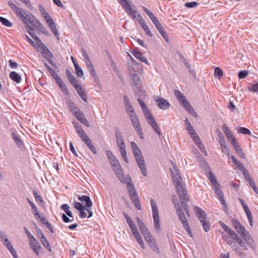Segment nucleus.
<instances>
[{"mask_svg":"<svg viewBox=\"0 0 258 258\" xmlns=\"http://www.w3.org/2000/svg\"><path fill=\"white\" fill-rule=\"evenodd\" d=\"M230 158L233 163L236 165L237 167L239 169H243L244 166L242 164V163L239 161L233 155H231Z\"/></svg>","mask_w":258,"mask_h":258,"instance_id":"43","label":"nucleus"},{"mask_svg":"<svg viewBox=\"0 0 258 258\" xmlns=\"http://www.w3.org/2000/svg\"><path fill=\"white\" fill-rule=\"evenodd\" d=\"M42 56L46 59V60L52 66H54L55 64L52 62L51 58L53 57V55L50 50H46L45 51L42 52Z\"/></svg>","mask_w":258,"mask_h":258,"instance_id":"26","label":"nucleus"},{"mask_svg":"<svg viewBox=\"0 0 258 258\" xmlns=\"http://www.w3.org/2000/svg\"><path fill=\"white\" fill-rule=\"evenodd\" d=\"M226 233V232H221V234L222 238L230 247L234 246L235 243H237V240L235 239H233L230 236H228Z\"/></svg>","mask_w":258,"mask_h":258,"instance_id":"19","label":"nucleus"},{"mask_svg":"<svg viewBox=\"0 0 258 258\" xmlns=\"http://www.w3.org/2000/svg\"><path fill=\"white\" fill-rule=\"evenodd\" d=\"M74 115L81 123H82L87 127L89 126L90 124L88 121L85 117L83 113L81 110H78V111H75Z\"/></svg>","mask_w":258,"mask_h":258,"instance_id":"20","label":"nucleus"},{"mask_svg":"<svg viewBox=\"0 0 258 258\" xmlns=\"http://www.w3.org/2000/svg\"><path fill=\"white\" fill-rule=\"evenodd\" d=\"M124 183L126 185L127 191L132 201L138 210H141V206L139 198L130 176H128L127 179H126V181Z\"/></svg>","mask_w":258,"mask_h":258,"instance_id":"5","label":"nucleus"},{"mask_svg":"<svg viewBox=\"0 0 258 258\" xmlns=\"http://www.w3.org/2000/svg\"><path fill=\"white\" fill-rule=\"evenodd\" d=\"M248 90L253 92H258V82L248 86Z\"/></svg>","mask_w":258,"mask_h":258,"instance_id":"60","label":"nucleus"},{"mask_svg":"<svg viewBox=\"0 0 258 258\" xmlns=\"http://www.w3.org/2000/svg\"><path fill=\"white\" fill-rule=\"evenodd\" d=\"M74 67L77 76L79 77H82L83 76V72L79 64L77 62H74Z\"/></svg>","mask_w":258,"mask_h":258,"instance_id":"44","label":"nucleus"},{"mask_svg":"<svg viewBox=\"0 0 258 258\" xmlns=\"http://www.w3.org/2000/svg\"><path fill=\"white\" fill-rule=\"evenodd\" d=\"M209 179L211 183H212L213 186H215V185H218L219 184H218L217 180L216 179L215 176L212 174V173L209 172Z\"/></svg>","mask_w":258,"mask_h":258,"instance_id":"51","label":"nucleus"},{"mask_svg":"<svg viewBox=\"0 0 258 258\" xmlns=\"http://www.w3.org/2000/svg\"><path fill=\"white\" fill-rule=\"evenodd\" d=\"M66 101L69 108L74 114L75 113V111H78V110H79L75 104L71 99H68Z\"/></svg>","mask_w":258,"mask_h":258,"instance_id":"32","label":"nucleus"},{"mask_svg":"<svg viewBox=\"0 0 258 258\" xmlns=\"http://www.w3.org/2000/svg\"><path fill=\"white\" fill-rule=\"evenodd\" d=\"M186 130L189 134H190L191 137L195 136V135L197 134L195 131L193 126L191 125L186 127Z\"/></svg>","mask_w":258,"mask_h":258,"instance_id":"64","label":"nucleus"},{"mask_svg":"<svg viewBox=\"0 0 258 258\" xmlns=\"http://www.w3.org/2000/svg\"><path fill=\"white\" fill-rule=\"evenodd\" d=\"M181 61L183 63V64L185 66V67L188 69L189 72L191 75H195V73L194 72V71L191 68L190 65L188 62L186 58H185L184 57H181Z\"/></svg>","mask_w":258,"mask_h":258,"instance_id":"41","label":"nucleus"},{"mask_svg":"<svg viewBox=\"0 0 258 258\" xmlns=\"http://www.w3.org/2000/svg\"><path fill=\"white\" fill-rule=\"evenodd\" d=\"M219 224L222 227L225 232L227 234L233 239H235L237 240V243L239 244V246L243 248L245 250H247L248 248L245 245V243L243 241L241 238L231 229H230L228 226L226 225L222 221L219 222Z\"/></svg>","mask_w":258,"mask_h":258,"instance_id":"7","label":"nucleus"},{"mask_svg":"<svg viewBox=\"0 0 258 258\" xmlns=\"http://www.w3.org/2000/svg\"><path fill=\"white\" fill-rule=\"evenodd\" d=\"M232 223L235 230L240 234L241 239L244 241L245 244H247L251 249L255 250L256 246L254 243V240L245 228L235 219L232 220Z\"/></svg>","mask_w":258,"mask_h":258,"instance_id":"2","label":"nucleus"},{"mask_svg":"<svg viewBox=\"0 0 258 258\" xmlns=\"http://www.w3.org/2000/svg\"><path fill=\"white\" fill-rule=\"evenodd\" d=\"M128 115L130 117V119L133 125L136 123V122L139 121V120L135 112L133 113V114H130Z\"/></svg>","mask_w":258,"mask_h":258,"instance_id":"54","label":"nucleus"},{"mask_svg":"<svg viewBox=\"0 0 258 258\" xmlns=\"http://www.w3.org/2000/svg\"><path fill=\"white\" fill-rule=\"evenodd\" d=\"M30 245L35 254L39 255V252L38 250L41 248V246L35 237L30 240Z\"/></svg>","mask_w":258,"mask_h":258,"instance_id":"16","label":"nucleus"},{"mask_svg":"<svg viewBox=\"0 0 258 258\" xmlns=\"http://www.w3.org/2000/svg\"><path fill=\"white\" fill-rule=\"evenodd\" d=\"M78 200L82 202H84L86 204V211L88 213V218H91L93 215V213L91 210L90 209V208L92 206V202L89 196L86 195H83L82 196H79L78 197Z\"/></svg>","mask_w":258,"mask_h":258,"instance_id":"11","label":"nucleus"},{"mask_svg":"<svg viewBox=\"0 0 258 258\" xmlns=\"http://www.w3.org/2000/svg\"><path fill=\"white\" fill-rule=\"evenodd\" d=\"M226 136L228 140L231 143L232 145H233L234 144H235L236 142H237L236 141V139L234 136H233L232 133H231L230 134L227 135Z\"/></svg>","mask_w":258,"mask_h":258,"instance_id":"56","label":"nucleus"},{"mask_svg":"<svg viewBox=\"0 0 258 258\" xmlns=\"http://www.w3.org/2000/svg\"><path fill=\"white\" fill-rule=\"evenodd\" d=\"M75 89H76L78 94H79L80 97L81 98V99L84 102H87V96H86V94L84 92V91L82 88L81 84H79V85H78V86L75 87Z\"/></svg>","mask_w":258,"mask_h":258,"instance_id":"30","label":"nucleus"},{"mask_svg":"<svg viewBox=\"0 0 258 258\" xmlns=\"http://www.w3.org/2000/svg\"><path fill=\"white\" fill-rule=\"evenodd\" d=\"M176 213L178 215V218L182 223L183 227L184 228L185 230L186 231L188 235L190 237H192V232L190 230L189 224L187 222V220L185 216V215L183 213V210H177V212H176Z\"/></svg>","mask_w":258,"mask_h":258,"instance_id":"10","label":"nucleus"},{"mask_svg":"<svg viewBox=\"0 0 258 258\" xmlns=\"http://www.w3.org/2000/svg\"><path fill=\"white\" fill-rule=\"evenodd\" d=\"M35 39H36V43L41 49H42L44 51L46 50H48V48L39 38H35Z\"/></svg>","mask_w":258,"mask_h":258,"instance_id":"52","label":"nucleus"},{"mask_svg":"<svg viewBox=\"0 0 258 258\" xmlns=\"http://www.w3.org/2000/svg\"><path fill=\"white\" fill-rule=\"evenodd\" d=\"M187 111L192 114L195 117H197V114L190 103L187 101V99L181 103Z\"/></svg>","mask_w":258,"mask_h":258,"instance_id":"22","label":"nucleus"},{"mask_svg":"<svg viewBox=\"0 0 258 258\" xmlns=\"http://www.w3.org/2000/svg\"><path fill=\"white\" fill-rule=\"evenodd\" d=\"M10 78L13 81L19 83L21 81V77L15 71L12 72L10 74Z\"/></svg>","mask_w":258,"mask_h":258,"instance_id":"35","label":"nucleus"},{"mask_svg":"<svg viewBox=\"0 0 258 258\" xmlns=\"http://www.w3.org/2000/svg\"><path fill=\"white\" fill-rule=\"evenodd\" d=\"M119 152L123 158V159L124 160V161L126 163L128 162V158L126 155V151L125 149V146L123 147H120V148H119Z\"/></svg>","mask_w":258,"mask_h":258,"instance_id":"42","label":"nucleus"},{"mask_svg":"<svg viewBox=\"0 0 258 258\" xmlns=\"http://www.w3.org/2000/svg\"><path fill=\"white\" fill-rule=\"evenodd\" d=\"M115 137L116 140V143L118 148L120 147H125L124 140L122 134L119 131L115 132Z\"/></svg>","mask_w":258,"mask_h":258,"instance_id":"23","label":"nucleus"},{"mask_svg":"<svg viewBox=\"0 0 258 258\" xmlns=\"http://www.w3.org/2000/svg\"><path fill=\"white\" fill-rule=\"evenodd\" d=\"M125 11L126 13L133 19H136L138 14H139L138 12L136 10L133 9L131 6L128 7Z\"/></svg>","mask_w":258,"mask_h":258,"instance_id":"37","label":"nucleus"},{"mask_svg":"<svg viewBox=\"0 0 258 258\" xmlns=\"http://www.w3.org/2000/svg\"><path fill=\"white\" fill-rule=\"evenodd\" d=\"M143 9L151 20L156 18L155 16L145 7L143 6Z\"/></svg>","mask_w":258,"mask_h":258,"instance_id":"61","label":"nucleus"},{"mask_svg":"<svg viewBox=\"0 0 258 258\" xmlns=\"http://www.w3.org/2000/svg\"><path fill=\"white\" fill-rule=\"evenodd\" d=\"M133 54L135 57H136L139 60H141V61L145 63L146 64H149V63L146 57L144 56L143 54L140 51H134Z\"/></svg>","mask_w":258,"mask_h":258,"instance_id":"28","label":"nucleus"},{"mask_svg":"<svg viewBox=\"0 0 258 258\" xmlns=\"http://www.w3.org/2000/svg\"><path fill=\"white\" fill-rule=\"evenodd\" d=\"M113 170L114 171L117 177L118 178V179L121 182L125 183V182L126 181V179H127V177L128 176L130 175H127L126 176H124L121 166H120L119 167H117Z\"/></svg>","mask_w":258,"mask_h":258,"instance_id":"15","label":"nucleus"},{"mask_svg":"<svg viewBox=\"0 0 258 258\" xmlns=\"http://www.w3.org/2000/svg\"><path fill=\"white\" fill-rule=\"evenodd\" d=\"M109 163H110L113 169H114L117 167H119V166H120L119 162L118 161V160L117 159H116V158L112 160H111L109 162Z\"/></svg>","mask_w":258,"mask_h":258,"instance_id":"57","label":"nucleus"},{"mask_svg":"<svg viewBox=\"0 0 258 258\" xmlns=\"http://www.w3.org/2000/svg\"><path fill=\"white\" fill-rule=\"evenodd\" d=\"M49 73L50 74L51 76L54 79L56 83L58 85L59 87L63 90V91L64 92L65 90L67 91L68 90L66 85L63 84L62 81L58 76L57 73L54 71V70L52 69L51 70L49 71Z\"/></svg>","mask_w":258,"mask_h":258,"instance_id":"13","label":"nucleus"},{"mask_svg":"<svg viewBox=\"0 0 258 258\" xmlns=\"http://www.w3.org/2000/svg\"><path fill=\"white\" fill-rule=\"evenodd\" d=\"M136 19L137 21L140 24L141 27L146 24L145 20L143 18L142 16L139 13L138 14Z\"/></svg>","mask_w":258,"mask_h":258,"instance_id":"58","label":"nucleus"},{"mask_svg":"<svg viewBox=\"0 0 258 258\" xmlns=\"http://www.w3.org/2000/svg\"><path fill=\"white\" fill-rule=\"evenodd\" d=\"M87 68L90 74V76H91V77H92L94 79L95 82H98L99 79L93 65L88 66L87 67Z\"/></svg>","mask_w":258,"mask_h":258,"instance_id":"33","label":"nucleus"},{"mask_svg":"<svg viewBox=\"0 0 258 258\" xmlns=\"http://www.w3.org/2000/svg\"><path fill=\"white\" fill-rule=\"evenodd\" d=\"M12 138L18 146L21 147L23 145V142L19 138V137L17 134L13 132Z\"/></svg>","mask_w":258,"mask_h":258,"instance_id":"40","label":"nucleus"},{"mask_svg":"<svg viewBox=\"0 0 258 258\" xmlns=\"http://www.w3.org/2000/svg\"><path fill=\"white\" fill-rule=\"evenodd\" d=\"M174 94L176 97L178 101L180 103H182L184 100H186L184 95L181 93L180 91L175 90L174 91Z\"/></svg>","mask_w":258,"mask_h":258,"instance_id":"36","label":"nucleus"},{"mask_svg":"<svg viewBox=\"0 0 258 258\" xmlns=\"http://www.w3.org/2000/svg\"><path fill=\"white\" fill-rule=\"evenodd\" d=\"M150 202L152 206V215L155 229L157 232H159L161 229V226L157 206L153 199H151Z\"/></svg>","mask_w":258,"mask_h":258,"instance_id":"8","label":"nucleus"},{"mask_svg":"<svg viewBox=\"0 0 258 258\" xmlns=\"http://www.w3.org/2000/svg\"><path fill=\"white\" fill-rule=\"evenodd\" d=\"M221 147V149L222 152L225 153L227 156H229V149L225 142H222L219 143Z\"/></svg>","mask_w":258,"mask_h":258,"instance_id":"48","label":"nucleus"},{"mask_svg":"<svg viewBox=\"0 0 258 258\" xmlns=\"http://www.w3.org/2000/svg\"><path fill=\"white\" fill-rule=\"evenodd\" d=\"M136 220L140 230L144 237L148 235V234H150V233L143 222L138 217H137Z\"/></svg>","mask_w":258,"mask_h":258,"instance_id":"18","label":"nucleus"},{"mask_svg":"<svg viewBox=\"0 0 258 258\" xmlns=\"http://www.w3.org/2000/svg\"><path fill=\"white\" fill-rule=\"evenodd\" d=\"M237 132L239 134H242L244 135H250L251 132L249 130L244 127H240L237 128Z\"/></svg>","mask_w":258,"mask_h":258,"instance_id":"46","label":"nucleus"},{"mask_svg":"<svg viewBox=\"0 0 258 258\" xmlns=\"http://www.w3.org/2000/svg\"><path fill=\"white\" fill-rule=\"evenodd\" d=\"M37 28L41 33L45 35L46 36H49V33L47 29L42 25V24L38 21H36L35 24H31Z\"/></svg>","mask_w":258,"mask_h":258,"instance_id":"25","label":"nucleus"},{"mask_svg":"<svg viewBox=\"0 0 258 258\" xmlns=\"http://www.w3.org/2000/svg\"><path fill=\"white\" fill-rule=\"evenodd\" d=\"M118 1L124 10L131 6L130 0H118Z\"/></svg>","mask_w":258,"mask_h":258,"instance_id":"45","label":"nucleus"},{"mask_svg":"<svg viewBox=\"0 0 258 258\" xmlns=\"http://www.w3.org/2000/svg\"><path fill=\"white\" fill-rule=\"evenodd\" d=\"M209 179L211 183H212L213 186H215V185H218L219 184H218L217 180L216 179L215 176L212 174V173L209 172Z\"/></svg>","mask_w":258,"mask_h":258,"instance_id":"50","label":"nucleus"},{"mask_svg":"<svg viewBox=\"0 0 258 258\" xmlns=\"http://www.w3.org/2000/svg\"><path fill=\"white\" fill-rule=\"evenodd\" d=\"M74 206L76 209L78 210L79 211L82 210H86V207L83 206V205L81 203L78 202H75L74 203Z\"/></svg>","mask_w":258,"mask_h":258,"instance_id":"53","label":"nucleus"},{"mask_svg":"<svg viewBox=\"0 0 258 258\" xmlns=\"http://www.w3.org/2000/svg\"><path fill=\"white\" fill-rule=\"evenodd\" d=\"M248 75V72L246 70L241 71L238 73V78L239 79H243L246 78Z\"/></svg>","mask_w":258,"mask_h":258,"instance_id":"62","label":"nucleus"},{"mask_svg":"<svg viewBox=\"0 0 258 258\" xmlns=\"http://www.w3.org/2000/svg\"><path fill=\"white\" fill-rule=\"evenodd\" d=\"M174 172L171 170L172 175L173 182L176 189L177 193L179 196V198L181 202L182 207L183 208L186 214L188 217L190 216L189 210L187 208V201H189V198L185 189L184 188L182 184V178L178 173L177 167H174Z\"/></svg>","mask_w":258,"mask_h":258,"instance_id":"1","label":"nucleus"},{"mask_svg":"<svg viewBox=\"0 0 258 258\" xmlns=\"http://www.w3.org/2000/svg\"><path fill=\"white\" fill-rule=\"evenodd\" d=\"M131 146L138 166L142 174L146 176L147 174L146 165L142 152L135 142H131Z\"/></svg>","mask_w":258,"mask_h":258,"instance_id":"3","label":"nucleus"},{"mask_svg":"<svg viewBox=\"0 0 258 258\" xmlns=\"http://www.w3.org/2000/svg\"><path fill=\"white\" fill-rule=\"evenodd\" d=\"M133 125L134 126L135 130L136 131V132H137L138 134L139 135L140 138L141 139H143V134L142 131V128H141L140 121L136 122V123L134 124Z\"/></svg>","mask_w":258,"mask_h":258,"instance_id":"39","label":"nucleus"},{"mask_svg":"<svg viewBox=\"0 0 258 258\" xmlns=\"http://www.w3.org/2000/svg\"><path fill=\"white\" fill-rule=\"evenodd\" d=\"M0 22L5 26L11 27L12 26L13 24L10 22L7 19L0 16Z\"/></svg>","mask_w":258,"mask_h":258,"instance_id":"47","label":"nucleus"},{"mask_svg":"<svg viewBox=\"0 0 258 258\" xmlns=\"http://www.w3.org/2000/svg\"><path fill=\"white\" fill-rule=\"evenodd\" d=\"M38 7H39V10L41 15L44 17V19H46L48 18H49V17H50L49 16V14L47 12H46V11L45 10V9L43 6H42L41 5H39Z\"/></svg>","mask_w":258,"mask_h":258,"instance_id":"49","label":"nucleus"},{"mask_svg":"<svg viewBox=\"0 0 258 258\" xmlns=\"http://www.w3.org/2000/svg\"><path fill=\"white\" fill-rule=\"evenodd\" d=\"M131 77L134 85L139 88L141 85V81L138 74L137 73L131 74Z\"/></svg>","mask_w":258,"mask_h":258,"instance_id":"29","label":"nucleus"},{"mask_svg":"<svg viewBox=\"0 0 258 258\" xmlns=\"http://www.w3.org/2000/svg\"><path fill=\"white\" fill-rule=\"evenodd\" d=\"M0 238L3 242V243L6 242V241L9 240L7 234L2 230H0Z\"/></svg>","mask_w":258,"mask_h":258,"instance_id":"59","label":"nucleus"},{"mask_svg":"<svg viewBox=\"0 0 258 258\" xmlns=\"http://www.w3.org/2000/svg\"><path fill=\"white\" fill-rule=\"evenodd\" d=\"M41 241L43 245V246L47 248L49 251H51V246L49 244V242L46 239V237H45L44 239H41Z\"/></svg>","mask_w":258,"mask_h":258,"instance_id":"55","label":"nucleus"},{"mask_svg":"<svg viewBox=\"0 0 258 258\" xmlns=\"http://www.w3.org/2000/svg\"><path fill=\"white\" fill-rule=\"evenodd\" d=\"M67 78L69 80L71 84L75 88L79 85L78 81L77 79L71 74L68 69L66 71Z\"/></svg>","mask_w":258,"mask_h":258,"instance_id":"24","label":"nucleus"},{"mask_svg":"<svg viewBox=\"0 0 258 258\" xmlns=\"http://www.w3.org/2000/svg\"><path fill=\"white\" fill-rule=\"evenodd\" d=\"M194 212L195 215L202 223L205 231H209L210 229L211 225L209 221L207 219L206 213L203 209L197 206L194 207Z\"/></svg>","mask_w":258,"mask_h":258,"instance_id":"6","label":"nucleus"},{"mask_svg":"<svg viewBox=\"0 0 258 258\" xmlns=\"http://www.w3.org/2000/svg\"><path fill=\"white\" fill-rule=\"evenodd\" d=\"M156 103L158 107L161 109H166L169 107V103L163 98L157 97L155 99Z\"/></svg>","mask_w":258,"mask_h":258,"instance_id":"17","label":"nucleus"},{"mask_svg":"<svg viewBox=\"0 0 258 258\" xmlns=\"http://www.w3.org/2000/svg\"><path fill=\"white\" fill-rule=\"evenodd\" d=\"M123 101L126 111L128 114L135 112L134 108L130 102L129 99L126 95L123 96Z\"/></svg>","mask_w":258,"mask_h":258,"instance_id":"21","label":"nucleus"},{"mask_svg":"<svg viewBox=\"0 0 258 258\" xmlns=\"http://www.w3.org/2000/svg\"><path fill=\"white\" fill-rule=\"evenodd\" d=\"M73 124L74 127L75 128L77 134L81 138V140L87 147L91 143H92L89 137L87 136L85 132L80 125H78L77 123L75 121H74Z\"/></svg>","mask_w":258,"mask_h":258,"instance_id":"9","label":"nucleus"},{"mask_svg":"<svg viewBox=\"0 0 258 258\" xmlns=\"http://www.w3.org/2000/svg\"><path fill=\"white\" fill-rule=\"evenodd\" d=\"M239 244L237 243H235L234 246H231V247L232 249L235 251L237 254L240 258H246V254L244 251H243L238 246Z\"/></svg>","mask_w":258,"mask_h":258,"instance_id":"27","label":"nucleus"},{"mask_svg":"<svg viewBox=\"0 0 258 258\" xmlns=\"http://www.w3.org/2000/svg\"><path fill=\"white\" fill-rule=\"evenodd\" d=\"M8 4L11 8L15 12L17 17L25 24V25L31 30H34V28L30 26L32 24V22L29 18V15L27 14L24 10L19 8L16 5L11 2Z\"/></svg>","mask_w":258,"mask_h":258,"instance_id":"4","label":"nucleus"},{"mask_svg":"<svg viewBox=\"0 0 258 258\" xmlns=\"http://www.w3.org/2000/svg\"><path fill=\"white\" fill-rule=\"evenodd\" d=\"M27 201L32 208V212L36 218V216H39V213L37 209L36 206L35 204L29 199H27Z\"/></svg>","mask_w":258,"mask_h":258,"instance_id":"38","label":"nucleus"},{"mask_svg":"<svg viewBox=\"0 0 258 258\" xmlns=\"http://www.w3.org/2000/svg\"><path fill=\"white\" fill-rule=\"evenodd\" d=\"M214 73L219 79H220L223 76V71L219 68H216L214 70Z\"/></svg>","mask_w":258,"mask_h":258,"instance_id":"63","label":"nucleus"},{"mask_svg":"<svg viewBox=\"0 0 258 258\" xmlns=\"http://www.w3.org/2000/svg\"><path fill=\"white\" fill-rule=\"evenodd\" d=\"M152 21L153 23L155 25L156 29L159 31L160 34L162 35V36L163 37L164 40L166 42H168V37L167 35H166V32L164 31V28L162 27L161 24L160 23L159 21H158V19L156 17L153 20H152Z\"/></svg>","mask_w":258,"mask_h":258,"instance_id":"12","label":"nucleus"},{"mask_svg":"<svg viewBox=\"0 0 258 258\" xmlns=\"http://www.w3.org/2000/svg\"><path fill=\"white\" fill-rule=\"evenodd\" d=\"M144 238L150 247L152 248V249L156 253H159L160 252L159 249L158 248L155 240L152 236L151 233L150 234H148V235L145 236Z\"/></svg>","mask_w":258,"mask_h":258,"instance_id":"14","label":"nucleus"},{"mask_svg":"<svg viewBox=\"0 0 258 258\" xmlns=\"http://www.w3.org/2000/svg\"><path fill=\"white\" fill-rule=\"evenodd\" d=\"M236 153L242 159H245V155L238 142L232 145Z\"/></svg>","mask_w":258,"mask_h":258,"instance_id":"31","label":"nucleus"},{"mask_svg":"<svg viewBox=\"0 0 258 258\" xmlns=\"http://www.w3.org/2000/svg\"><path fill=\"white\" fill-rule=\"evenodd\" d=\"M81 51L84 57V61L86 63V66L88 67L93 65L86 50L84 48H82Z\"/></svg>","mask_w":258,"mask_h":258,"instance_id":"34","label":"nucleus"}]
</instances>
